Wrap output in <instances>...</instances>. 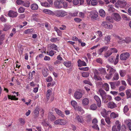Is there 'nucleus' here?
I'll list each match as a JSON object with an SVG mask.
<instances>
[{"mask_svg":"<svg viewBox=\"0 0 131 131\" xmlns=\"http://www.w3.org/2000/svg\"><path fill=\"white\" fill-rule=\"evenodd\" d=\"M67 14V13L62 10H58L53 12V15L58 17H63Z\"/></svg>","mask_w":131,"mask_h":131,"instance_id":"f257e3e1","label":"nucleus"},{"mask_svg":"<svg viewBox=\"0 0 131 131\" xmlns=\"http://www.w3.org/2000/svg\"><path fill=\"white\" fill-rule=\"evenodd\" d=\"M115 39L117 40L119 43L122 42L123 43L126 42V43H128L131 41V39L130 37H127L125 39H123L118 36H115Z\"/></svg>","mask_w":131,"mask_h":131,"instance_id":"f03ea898","label":"nucleus"},{"mask_svg":"<svg viewBox=\"0 0 131 131\" xmlns=\"http://www.w3.org/2000/svg\"><path fill=\"white\" fill-rule=\"evenodd\" d=\"M126 0H119L117 1L115 4V7L118 8L119 7L121 8H124L126 6L127 3Z\"/></svg>","mask_w":131,"mask_h":131,"instance_id":"7ed1b4c3","label":"nucleus"},{"mask_svg":"<svg viewBox=\"0 0 131 131\" xmlns=\"http://www.w3.org/2000/svg\"><path fill=\"white\" fill-rule=\"evenodd\" d=\"M67 123L66 120L64 119H58L56 120L54 122L56 125H65Z\"/></svg>","mask_w":131,"mask_h":131,"instance_id":"20e7f679","label":"nucleus"},{"mask_svg":"<svg viewBox=\"0 0 131 131\" xmlns=\"http://www.w3.org/2000/svg\"><path fill=\"white\" fill-rule=\"evenodd\" d=\"M97 123L98 121L97 119L96 118L94 119L92 121V124L93 125L92 126V127L93 129L99 131L100 128L97 124Z\"/></svg>","mask_w":131,"mask_h":131,"instance_id":"39448f33","label":"nucleus"},{"mask_svg":"<svg viewBox=\"0 0 131 131\" xmlns=\"http://www.w3.org/2000/svg\"><path fill=\"white\" fill-rule=\"evenodd\" d=\"M74 121L75 122H78L82 123H83L84 122L82 116H80L78 115H76L74 119Z\"/></svg>","mask_w":131,"mask_h":131,"instance_id":"423d86ee","label":"nucleus"},{"mask_svg":"<svg viewBox=\"0 0 131 131\" xmlns=\"http://www.w3.org/2000/svg\"><path fill=\"white\" fill-rule=\"evenodd\" d=\"M130 54L128 52H125L122 53L120 56V58L121 60H125L129 57Z\"/></svg>","mask_w":131,"mask_h":131,"instance_id":"0eeeda50","label":"nucleus"},{"mask_svg":"<svg viewBox=\"0 0 131 131\" xmlns=\"http://www.w3.org/2000/svg\"><path fill=\"white\" fill-rule=\"evenodd\" d=\"M90 17L91 19L96 20L98 17V13L96 11H92L90 12Z\"/></svg>","mask_w":131,"mask_h":131,"instance_id":"6e6552de","label":"nucleus"},{"mask_svg":"<svg viewBox=\"0 0 131 131\" xmlns=\"http://www.w3.org/2000/svg\"><path fill=\"white\" fill-rule=\"evenodd\" d=\"M18 13L12 10H9L8 13V16L12 18L16 17Z\"/></svg>","mask_w":131,"mask_h":131,"instance_id":"1a4fd4ad","label":"nucleus"},{"mask_svg":"<svg viewBox=\"0 0 131 131\" xmlns=\"http://www.w3.org/2000/svg\"><path fill=\"white\" fill-rule=\"evenodd\" d=\"M102 99V101L105 103H107L109 101H110L112 99L111 96L109 95H106Z\"/></svg>","mask_w":131,"mask_h":131,"instance_id":"9d476101","label":"nucleus"},{"mask_svg":"<svg viewBox=\"0 0 131 131\" xmlns=\"http://www.w3.org/2000/svg\"><path fill=\"white\" fill-rule=\"evenodd\" d=\"M54 7L57 9H60L62 7V4H61L60 1L58 0L55 1L54 3Z\"/></svg>","mask_w":131,"mask_h":131,"instance_id":"9b49d317","label":"nucleus"},{"mask_svg":"<svg viewBox=\"0 0 131 131\" xmlns=\"http://www.w3.org/2000/svg\"><path fill=\"white\" fill-rule=\"evenodd\" d=\"M121 129V124L118 121H117L115 123V130L120 131Z\"/></svg>","mask_w":131,"mask_h":131,"instance_id":"f8f14e48","label":"nucleus"},{"mask_svg":"<svg viewBox=\"0 0 131 131\" xmlns=\"http://www.w3.org/2000/svg\"><path fill=\"white\" fill-rule=\"evenodd\" d=\"M94 98L96 102V103L98 107H100L101 101L100 97L97 95H95L94 96Z\"/></svg>","mask_w":131,"mask_h":131,"instance_id":"ddd939ff","label":"nucleus"},{"mask_svg":"<svg viewBox=\"0 0 131 131\" xmlns=\"http://www.w3.org/2000/svg\"><path fill=\"white\" fill-rule=\"evenodd\" d=\"M74 95L75 99H80L82 97V94L81 93L76 91L74 93Z\"/></svg>","mask_w":131,"mask_h":131,"instance_id":"4468645a","label":"nucleus"},{"mask_svg":"<svg viewBox=\"0 0 131 131\" xmlns=\"http://www.w3.org/2000/svg\"><path fill=\"white\" fill-rule=\"evenodd\" d=\"M115 51V49L114 48H111L110 50H108L104 54L105 57H108L111 55L113 52H114Z\"/></svg>","mask_w":131,"mask_h":131,"instance_id":"2eb2a0df","label":"nucleus"},{"mask_svg":"<svg viewBox=\"0 0 131 131\" xmlns=\"http://www.w3.org/2000/svg\"><path fill=\"white\" fill-rule=\"evenodd\" d=\"M48 117L49 119L51 121H54L56 119V117L51 112H50L49 113Z\"/></svg>","mask_w":131,"mask_h":131,"instance_id":"dca6fc26","label":"nucleus"},{"mask_svg":"<svg viewBox=\"0 0 131 131\" xmlns=\"http://www.w3.org/2000/svg\"><path fill=\"white\" fill-rule=\"evenodd\" d=\"M54 110L56 113L59 116L63 117H64V115L63 114L62 112L60 110L57 108H55Z\"/></svg>","mask_w":131,"mask_h":131,"instance_id":"f3484780","label":"nucleus"},{"mask_svg":"<svg viewBox=\"0 0 131 131\" xmlns=\"http://www.w3.org/2000/svg\"><path fill=\"white\" fill-rule=\"evenodd\" d=\"M108 48V47L107 46H104L99 50L98 51V54L100 55L102 54V52L104 51H106Z\"/></svg>","mask_w":131,"mask_h":131,"instance_id":"a211bd4d","label":"nucleus"},{"mask_svg":"<svg viewBox=\"0 0 131 131\" xmlns=\"http://www.w3.org/2000/svg\"><path fill=\"white\" fill-rule=\"evenodd\" d=\"M98 93L101 96L102 98L106 95L105 92L102 89H100L99 90Z\"/></svg>","mask_w":131,"mask_h":131,"instance_id":"6ab92c4d","label":"nucleus"},{"mask_svg":"<svg viewBox=\"0 0 131 131\" xmlns=\"http://www.w3.org/2000/svg\"><path fill=\"white\" fill-rule=\"evenodd\" d=\"M78 66L80 67L81 66H86V62L83 61H81L80 60H79L78 61Z\"/></svg>","mask_w":131,"mask_h":131,"instance_id":"aec40b11","label":"nucleus"},{"mask_svg":"<svg viewBox=\"0 0 131 131\" xmlns=\"http://www.w3.org/2000/svg\"><path fill=\"white\" fill-rule=\"evenodd\" d=\"M100 73L102 75H105L107 73L106 70L104 68H101L99 69Z\"/></svg>","mask_w":131,"mask_h":131,"instance_id":"412c9836","label":"nucleus"},{"mask_svg":"<svg viewBox=\"0 0 131 131\" xmlns=\"http://www.w3.org/2000/svg\"><path fill=\"white\" fill-rule=\"evenodd\" d=\"M102 87L106 91H108L109 90V85L106 83H105L102 84Z\"/></svg>","mask_w":131,"mask_h":131,"instance_id":"4be33fe9","label":"nucleus"},{"mask_svg":"<svg viewBox=\"0 0 131 131\" xmlns=\"http://www.w3.org/2000/svg\"><path fill=\"white\" fill-rule=\"evenodd\" d=\"M54 30L57 32L58 35L61 36L62 35V32L60 30L56 27H54Z\"/></svg>","mask_w":131,"mask_h":131,"instance_id":"5701e85b","label":"nucleus"},{"mask_svg":"<svg viewBox=\"0 0 131 131\" xmlns=\"http://www.w3.org/2000/svg\"><path fill=\"white\" fill-rule=\"evenodd\" d=\"M52 94V91L51 90H48L47 92L46 98L47 101H48L50 98V96Z\"/></svg>","mask_w":131,"mask_h":131,"instance_id":"b1692460","label":"nucleus"},{"mask_svg":"<svg viewBox=\"0 0 131 131\" xmlns=\"http://www.w3.org/2000/svg\"><path fill=\"white\" fill-rule=\"evenodd\" d=\"M42 73L43 76L45 77H47L48 74V69L46 68L42 69Z\"/></svg>","mask_w":131,"mask_h":131,"instance_id":"393cba45","label":"nucleus"},{"mask_svg":"<svg viewBox=\"0 0 131 131\" xmlns=\"http://www.w3.org/2000/svg\"><path fill=\"white\" fill-rule=\"evenodd\" d=\"M89 103V99L87 98H85L82 100V104L83 106L88 105Z\"/></svg>","mask_w":131,"mask_h":131,"instance_id":"a878e982","label":"nucleus"},{"mask_svg":"<svg viewBox=\"0 0 131 131\" xmlns=\"http://www.w3.org/2000/svg\"><path fill=\"white\" fill-rule=\"evenodd\" d=\"M38 18L39 15L38 14H33L32 19L36 21H39V19Z\"/></svg>","mask_w":131,"mask_h":131,"instance_id":"bb28decb","label":"nucleus"},{"mask_svg":"<svg viewBox=\"0 0 131 131\" xmlns=\"http://www.w3.org/2000/svg\"><path fill=\"white\" fill-rule=\"evenodd\" d=\"M40 110V107L39 106H37L35 109L34 112L35 115L36 116H38L39 113V111Z\"/></svg>","mask_w":131,"mask_h":131,"instance_id":"cd10ccee","label":"nucleus"},{"mask_svg":"<svg viewBox=\"0 0 131 131\" xmlns=\"http://www.w3.org/2000/svg\"><path fill=\"white\" fill-rule=\"evenodd\" d=\"M119 73L121 76L122 77H124L126 74V71L124 70H121L119 71Z\"/></svg>","mask_w":131,"mask_h":131,"instance_id":"c85d7f7f","label":"nucleus"},{"mask_svg":"<svg viewBox=\"0 0 131 131\" xmlns=\"http://www.w3.org/2000/svg\"><path fill=\"white\" fill-rule=\"evenodd\" d=\"M38 5L36 4H33L31 6V9L33 10H37L38 8Z\"/></svg>","mask_w":131,"mask_h":131,"instance_id":"c756f323","label":"nucleus"},{"mask_svg":"<svg viewBox=\"0 0 131 131\" xmlns=\"http://www.w3.org/2000/svg\"><path fill=\"white\" fill-rule=\"evenodd\" d=\"M43 12L45 13L48 14H51L53 15V12L48 9H44L43 10Z\"/></svg>","mask_w":131,"mask_h":131,"instance_id":"7c9ffc66","label":"nucleus"},{"mask_svg":"<svg viewBox=\"0 0 131 131\" xmlns=\"http://www.w3.org/2000/svg\"><path fill=\"white\" fill-rule=\"evenodd\" d=\"M50 47L52 49L54 50L57 51L58 52H59V51L58 49V48L56 45L54 44H52L50 45Z\"/></svg>","mask_w":131,"mask_h":131,"instance_id":"2f4dec72","label":"nucleus"},{"mask_svg":"<svg viewBox=\"0 0 131 131\" xmlns=\"http://www.w3.org/2000/svg\"><path fill=\"white\" fill-rule=\"evenodd\" d=\"M131 90L130 89H128L126 91V95L127 98L131 97Z\"/></svg>","mask_w":131,"mask_h":131,"instance_id":"473e14b6","label":"nucleus"},{"mask_svg":"<svg viewBox=\"0 0 131 131\" xmlns=\"http://www.w3.org/2000/svg\"><path fill=\"white\" fill-rule=\"evenodd\" d=\"M63 64L67 67H69L71 65V62L70 61H67L63 62Z\"/></svg>","mask_w":131,"mask_h":131,"instance_id":"72a5a7b5","label":"nucleus"},{"mask_svg":"<svg viewBox=\"0 0 131 131\" xmlns=\"http://www.w3.org/2000/svg\"><path fill=\"white\" fill-rule=\"evenodd\" d=\"M71 104L74 109H76L77 105V102L73 100L71 102Z\"/></svg>","mask_w":131,"mask_h":131,"instance_id":"f704fd0d","label":"nucleus"},{"mask_svg":"<svg viewBox=\"0 0 131 131\" xmlns=\"http://www.w3.org/2000/svg\"><path fill=\"white\" fill-rule=\"evenodd\" d=\"M121 19L120 15L118 14L115 13V21H119L121 20Z\"/></svg>","mask_w":131,"mask_h":131,"instance_id":"c9c22d12","label":"nucleus"},{"mask_svg":"<svg viewBox=\"0 0 131 131\" xmlns=\"http://www.w3.org/2000/svg\"><path fill=\"white\" fill-rule=\"evenodd\" d=\"M108 107L111 108H113L115 107V103L113 102H110L108 103Z\"/></svg>","mask_w":131,"mask_h":131,"instance_id":"e433bc0d","label":"nucleus"},{"mask_svg":"<svg viewBox=\"0 0 131 131\" xmlns=\"http://www.w3.org/2000/svg\"><path fill=\"white\" fill-rule=\"evenodd\" d=\"M40 4L41 5L46 7H50V5L47 2H41Z\"/></svg>","mask_w":131,"mask_h":131,"instance_id":"4c0bfd02","label":"nucleus"},{"mask_svg":"<svg viewBox=\"0 0 131 131\" xmlns=\"http://www.w3.org/2000/svg\"><path fill=\"white\" fill-rule=\"evenodd\" d=\"M8 97L9 99H10L11 100H18V98H16L15 96H11L8 95Z\"/></svg>","mask_w":131,"mask_h":131,"instance_id":"58836bf2","label":"nucleus"},{"mask_svg":"<svg viewBox=\"0 0 131 131\" xmlns=\"http://www.w3.org/2000/svg\"><path fill=\"white\" fill-rule=\"evenodd\" d=\"M100 15L102 17H104L105 15V13L103 10L102 9H100L99 12Z\"/></svg>","mask_w":131,"mask_h":131,"instance_id":"ea45409f","label":"nucleus"},{"mask_svg":"<svg viewBox=\"0 0 131 131\" xmlns=\"http://www.w3.org/2000/svg\"><path fill=\"white\" fill-rule=\"evenodd\" d=\"M106 20L111 23H113L115 19L114 18H112L110 16H108L106 18Z\"/></svg>","mask_w":131,"mask_h":131,"instance_id":"a19ab883","label":"nucleus"},{"mask_svg":"<svg viewBox=\"0 0 131 131\" xmlns=\"http://www.w3.org/2000/svg\"><path fill=\"white\" fill-rule=\"evenodd\" d=\"M101 114L104 117H106L107 116V113L105 109H103L101 112Z\"/></svg>","mask_w":131,"mask_h":131,"instance_id":"79ce46f5","label":"nucleus"},{"mask_svg":"<svg viewBox=\"0 0 131 131\" xmlns=\"http://www.w3.org/2000/svg\"><path fill=\"white\" fill-rule=\"evenodd\" d=\"M74 109L75 110H77L79 111L82 114L84 112V111L82 108V107L80 106H78V107H77L76 109Z\"/></svg>","mask_w":131,"mask_h":131,"instance_id":"37998d69","label":"nucleus"},{"mask_svg":"<svg viewBox=\"0 0 131 131\" xmlns=\"http://www.w3.org/2000/svg\"><path fill=\"white\" fill-rule=\"evenodd\" d=\"M108 10L111 12H113L115 11V9L113 7V5H108Z\"/></svg>","mask_w":131,"mask_h":131,"instance_id":"c03bdc74","label":"nucleus"},{"mask_svg":"<svg viewBox=\"0 0 131 131\" xmlns=\"http://www.w3.org/2000/svg\"><path fill=\"white\" fill-rule=\"evenodd\" d=\"M2 30H0V40H3L4 39L5 35L2 33Z\"/></svg>","mask_w":131,"mask_h":131,"instance_id":"a18cd8bd","label":"nucleus"},{"mask_svg":"<svg viewBox=\"0 0 131 131\" xmlns=\"http://www.w3.org/2000/svg\"><path fill=\"white\" fill-rule=\"evenodd\" d=\"M89 73L88 72H84L82 73V75L83 77H87L89 75Z\"/></svg>","mask_w":131,"mask_h":131,"instance_id":"49530a36","label":"nucleus"},{"mask_svg":"<svg viewBox=\"0 0 131 131\" xmlns=\"http://www.w3.org/2000/svg\"><path fill=\"white\" fill-rule=\"evenodd\" d=\"M60 39L59 37L52 38L50 39L51 41L52 42H56L57 41L59 40Z\"/></svg>","mask_w":131,"mask_h":131,"instance_id":"de8ad7c7","label":"nucleus"},{"mask_svg":"<svg viewBox=\"0 0 131 131\" xmlns=\"http://www.w3.org/2000/svg\"><path fill=\"white\" fill-rule=\"evenodd\" d=\"M106 67L108 69L107 70H110V71L109 73H112V72L113 71V69L110 66L107 65L106 66Z\"/></svg>","mask_w":131,"mask_h":131,"instance_id":"09e8293b","label":"nucleus"},{"mask_svg":"<svg viewBox=\"0 0 131 131\" xmlns=\"http://www.w3.org/2000/svg\"><path fill=\"white\" fill-rule=\"evenodd\" d=\"M90 108L91 110H94L97 108V106L96 104H94L90 106Z\"/></svg>","mask_w":131,"mask_h":131,"instance_id":"8fccbe9b","label":"nucleus"},{"mask_svg":"<svg viewBox=\"0 0 131 131\" xmlns=\"http://www.w3.org/2000/svg\"><path fill=\"white\" fill-rule=\"evenodd\" d=\"M110 36H106L105 38V41L107 42L106 43H108L110 41Z\"/></svg>","mask_w":131,"mask_h":131,"instance_id":"3c124183","label":"nucleus"},{"mask_svg":"<svg viewBox=\"0 0 131 131\" xmlns=\"http://www.w3.org/2000/svg\"><path fill=\"white\" fill-rule=\"evenodd\" d=\"M127 125L129 130L131 131V121H128L126 123Z\"/></svg>","mask_w":131,"mask_h":131,"instance_id":"603ef678","label":"nucleus"},{"mask_svg":"<svg viewBox=\"0 0 131 131\" xmlns=\"http://www.w3.org/2000/svg\"><path fill=\"white\" fill-rule=\"evenodd\" d=\"M33 29H28L25 31V33L27 34H30L33 31Z\"/></svg>","mask_w":131,"mask_h":131,"instance_id":"864d4df0","label":"nucleus"},{"mask_svg":"<svg viewBox=\"0 0 131 131\" xmlns=\"http://www.w3.org/2000/svg\"><path fill=\"white\" fill-rule=\"evenodd\" d=\"M97 2L96 0H92L91 1V4L93 6H95L97 4Z\"/></svg>","mask_w":131,"mask_h":131,"instance_id":"5fc2aeb1","label":"nucleus"},{"mask_svg":"<svg viewBox=\"0 0 131 131\" xmlns=\"http://www.w3.org/2000/svg\"><path fill=\"white\" fill-rule=\"evenodd\" d=\"M94 78L96 80H102V78L99 76V75L94 76Z\"/></svg>","mask_w":131,"mask_h":131,"instance_id":"6e6d98bb","label":"nucleus"},{"mask_svg":"<svg viewBox=\"0 0 131 131\" xmlns=\"http://www.w3.org/2000/svg\"><path fill=\"white\" fill-rule=\"evenodd\" d=\"M123 19L125 20H130V18L129 17H127L124 14L122 15Z\"/></svg>","mask_w":131,"mask_h":131,"instance_id":"4d7b16f0","label":"nucleus"},{"mask_svg":"<svg viewBox=\"0 0 131 131\" xmlns=\"http://www.w3.org/2000/svg\"><path fill=\"white\" fill-rule=\"evenodd\" d=\"M25 10V8L22 7H20L18 9V12L19 13H23Z\"/></svg>","mask_w":131,"mask_h":131,"instance_id":"13d9d810","label":"nucleus"},{"mask_svg":"<svg viewBox=\"0 0 131 131\" xmlns=\"http://www.w3.org/2000/svg\"><path fill=\"white\" fill-rule=\"evenodd\" d=\"M19 121L21 125H23L25 123V120L22 118H20L19 119Z\"/></svg>","mask_w":131,"mask_h":131,"instance_id":"bf43d9fd","label":"nucleus"},{"mask_svg":"<svg viewBox=\"0 0 131 131\" xmlns=\"http://www.w3.org/2000/svg\"><path fill=\"white\" fill-rule=\"evenodd\" d=\"M16 3L18 5H20L24 3V1L21 0H17Z\"/></svg>","mask_w":131,"mask_h":131,"instance_id":"052dcab7","label":"nucleus"},{"mask_svg":"<svg viewBox=\"0 0 131 131\" xmlns=\"http://www.w3.org/2000/svg\"><path fill=\"white\" fill-rule=\"evenodd\" d=\"M46 120H44L42 122V124L44 126L47 127L49 125V124L46 122Z\"/></svg>","mask_w":131,"mask_h":131,"instance_id":"680f3d73","label":"nucleus"},{"mask_svg":"<svg viewBox=\"0 0 131 131\" xmlns=\"http://www.w3.org/2000/svg\"><path fill=\"white\" fill-rule=\"evenodd\" d=\"M53 80V79L51 76H49L47 77L46 79V80L47 82H51Z\"/></svg>","mask_w":131,"mask_h":131,"instance_id":"e2e57ef3","label":"nucleus"},{"mask_svg":"<svg viewBox=\"0 0 131 131\" xmlns=\"http://www.w3.org/2000/svg\"><path fill=\"white\" fill-rule=\"evenodd\" d=\"M114 60L115 58L114 57H111L109 58L108 59V60L110 62H113L115 64Z\"/></svg>","mask_w":131,"mask_h":131,"instance_id":"0e129e2a","label":"nucleus"},{"mask_svg":"<svg viewBox=\"0 0 131 131\" xmlns=\"http://www.w3.org/2000/svg\"><path fill=\"white\" fill-rule=\"evenodd\" d=\"M10 28V26L7 25H5L3 29V30L4 31H7Z\"/></svg>","mask_w":131,"mask_h":131,"instance_id":"69168bd1","label":"nucleus"},{"mask_svg":"<svg viewBox=\"0 0 131 131\" xmlns=\"http://www.w3.org/2000/svg\"><path fill=\"white\" fill-rule=\"evenodd\" d=\"M121 131H127L126 127L124 124L122 125L121 126Z\"/></svg>","mask_w":131,"mask_h":131,"instance_id":"338daca9","label":"nucleus"},{"mask_svg":"<svg viewBox=\"0 0 131 131\" xmlns=\"http://www.w3.org/2000/svg\"><path fill=\"white\" fill-rule=\"evenodd\" d=\"M127 81L128 84L131 85V77H130L129 76H128Z\"/></svg>","mask_w":131,"mask_h":131,"instance_id":"774afa93","label":"nucleus"}]
</instances>
